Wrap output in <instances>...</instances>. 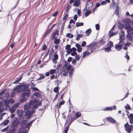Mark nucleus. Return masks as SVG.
<instances>
[{
	"label": "nucleus",
	"instance_id": "obj_41",
	"mask_svg": "<svg viewBox=\"0 0 133 133\" xmlns=\"http://www.w3.org/2000/svg\"><path fill=\"white\" fill-rule=\"evenodd\" d=\"M9 126H7L6 128L2 129L1 130V131L2 132H4L7 131L8 130L9 128Z\"/></svg>",
	"mask_w": 133,
	"mask_h": 133
},
{
	"label": "nucleus",
	"instance_id": "obj_16",
	"mask_svg": "<svg viewBox=\"0 0 133 133\" xmlns=\"http://www.w3.org/2000/svg\"><path fill=\"white\" fill-rule=\"evenodd\" d=\"M65 103V101L63 100H62L61 102L59 103V104H57L56 105V107L57 108H58V109L60 108L61 107V105H63Z\"/></svg>",
	"mask_w": 133,
	"mask_h": 133
},
{
	"label": "nucleus",
	"instance_id": "obj_37",
	"mask_svg": "<svg viewBox=\"0 0 133 133\" xmlns=\"http://www.w3.org/2000/svg\"><path fill=\"white\" fill-rule=\"evenodd\" d=\"M112 109V107H107L105 108L103 110L104 111L111 110Z\"/></svg>",
	"mask_w": 133,
	"mask_h": 133
},
{
	"label": "nucleus",
	"instance_id": "obj_5",
	"mask_svg": "<svg viewBox=\"0 0 133 133\" xmlns=\"http://www.w3.org/2000/svg\"><path fill=\"white\" fill-rule=\"evenodd\" d=\"M96 45L97 43L96 42H93L87 46V47L88 48L87 49L88 50L90 49L91 50L92 49L96 46Z\"/></svg>",
	"mask_w": 133,
	"mask_h": 133
},
{
	"label": "nucleus",
	"instance_id": "obj_6",
	"mask_svg": "<svg viewBox=\"0 0 133 133\" xmlns=\"http://www.w3.org/2000/svg\"><path fill=\"white\" fill-rule=\"evenodd\" d=\"M133 125H130L129 126H127V127H125V130L126 131L128 132V133H130L132 130Z\"/></svg>",
	"mask_w": 133,
	"mask_h": 133
},
{
	"label": "nucleus",
	"instance_id": "obj_51",
	"mask_svg": "<svg viewBox=\"0 0 133 133\" xmlns=\"http://www.w3.org/2000/svg\"><path fill=\"white\" fill-rule=\"evenodd\" d=\"M72 51V50H71V49L70 48L69 49L67 50L66 52L68 54H70L71 52Z\"/></svg>",
	"mask_w": 133,
	"mask_h": 133
},
{
	"label": "nucleus",
	"instance_id": "obj_62",
	"mask_svg": "<svg viewBox=\"0 0 133 133\" xmlns=\"http://www.w3.org/2000/svg\"><path fill=\"white\" fill-rule=\"evenodd\" d=\"M72 63L74 64L73 65L76 64V60L75 59H74L72 61Z\"/></svg>",
	"mask_w": 133,
	"mask_h": 133
},
{
	"label": "nucleus",
	"instance_id": "obj_14",
	"mask_svg": "<svg viewBox=\"0 0 133 133\" xmlns=\"http://www.w3.org/2000/svg\"><path fill=\"white\" fill-rule=\"evenodd\" d=\"M107 119L108 121L114 123H116V122L115 120L111 117H108L107 118Z\"/></svg>",
	"mask_w": 133,
	"mask_h": 133
},
{
	"label": "nucleus",
	"instance_id": "obj_38",
	"mask_svg": "<svg viewBox=\"0 0 133 133\" xmlns=\"http://www.w3.org/2000/svg\"><path fill=\"white\" fill-rule=\"evenodd\" d=\"M118 24H119L118 25V27L119 29H122L124 27V26L123 24L122 23H118Z\"/></svg>",
	"mask_w": 133,
	"mask_h": 133
},
{
	"label": "nucleus",
	"instance_id": "obj_30",
	"mask_svg": "<svg viewBox=\"0 0 133 133\" xmlns=\"http://www.w3.org/2000/svg\"><path fill=\"white\" fill-rule=\"evenodd\" d=\"M20 104V103H17L14 104L11 107H13V109L15 110L17 108Z\"/></svg>",
	"mask_w": 133,
	"mask_h": 133
},
{
	"label": "nucleus",
	"instance_id": "obj_61",
	"mask_svg": "<svg viewBox=\"0 0 133 133\" xmlns=\"http://www.w3.org/2000/svg\"><path fill=\"white\" fill-rule=\"evenodd\" d=\"M100 43H102V45H103L105 44V41H103V39H102L100 41Z\"/></svg>",
	"mask_w": 133,
	"mask_h": 133
},
{
	"label": "nucleus",
	"instance_id": "obj_9",
	"mask_svg": "<svg viewBox=\"0 0 133 133\" xmlns=\"http://www.w3.org/2000/svg\"><path fill=\"white\" fill-rule=\"evenodd\" d=\"M87 5L88 6V9L90 10L93 6V3L92 2H90L89 1H88L87 3L86 6H87Z\"/></svg>",
	"mask_w": 133,
	"mask_h": 133
},
{
	"label": "nucleus",
	"instance_id": "obj_63",
	"mask_svg": "<svg viewBox=\"0 0 133 133\" xmlns=\"http://www.w3.org/2000/svg\"><path fill=\"white\" fill-rule=\"evenodd\" d=\"M71 45L69 44L65 46V49L66 50H68L70 48Z\"/></svg>",
	"mask_w": 133,
	"mask_h": 133
},
{
	"label": "nucleus",
	"instance_id": "obj_26",
	"mask_svg": "<svg viewBox=\"0 0 133 133\" xmlns=\"http://www.w3.org/2000/svg\"><path fill=\"white\" fill-rule=\"evenodd\" d=\"M119 11V7H116V9L115 10V13L116 15L118 16V14Z\"/></svg>",
	"mask_w": 133,
	"mask_h": 133
},
{
	"label": "nucleus",
	"instance_id": "obj_34",
	"mask_svg": "<svg viewBox=\"0 0 133 133\" xmlns=\"http://www.w3.org/2000/svg\"><path fill=\"white\" fill-rule=\"evenodd\" d=\"M91 32V30L90 28L87 29L85 32V33H87V35L89 36Z\"/></svg>",
	"mask_w": 133,
	"mask_h": 133
},
{
	"label": "nucleus",
	"instance_id": "obj_22",
	"mask_svg": "<svg viewBox=\"0 0 133 133\" xmlns=\"http://www.w3.org/2000/svg\"><path fill=\"white\" fill-rule=\"evenodd\" d=\"M90 54V53L88 51H85L83 53V58H84L86 56L89 55Z\"/></svg>",
	"mask_w": 133,
	"mask_h": 133
},
{
	"label": "nucleus",
	"instance_id": "obj_18",
	"mask_svg": "<svg viewBox=\"0 0 133 133\" xmlns=\"http://www.w3.org/2000/svg\"><path fill=\"white\" fill-rule=\"evenodd\" d=\"M80 0H76L73 4V5L76 7L78 6L79 4Z\"/></svg>",
	"mask_w": 133,
	"mask_h": 133
},
{
	"label": "nucleus",
	"instance_id": "obj_32",
	"mask_svg": "<svg viewBox=\"0 0 133 133\" xmlns=\"http://www.w3.org/2000/svg\"><path fill=\"white\" fill-rule=\"evenodd\" d=\"M15 129L14 128L10 130H8L6 133H15Z\"/></svg>",
	"mask_w": 133,
	"mask_h": 133
},
{
	"label": "nucleus",
	"instance_id": "obj_56",
	"mask_svg": "<svg viewBox=\"0 0 133 133\" xmlns=\"http://www.w3.org/2000/svg\"><path fill=\"white\" fill-rule=\"evenodd\" d=\"M95 27L96 30H98L99 29V25L98 24H96Z\"/></svg>",
	"mask_w": 133,
	"mask_h": 133
},
{
	"label": "nucleus",
	"instance_id": "obj_46",
	"mask_svg": "<svg viewBox=\"0 0 133 133\" xmlns=\"http://www.w3.org/2000/svg\"><path fill=\"white\" fill-rule=\"evenodd\" d=\"M131 25L129 24H127L125 25V28L127 30H128L131 27Z\"/></svg>",
	"mask_w": 133,
	"mask_h": 133
},
{
	"label": "nucleus",
	"instance_id": "obj_64",
	"mask_svg": "<svg viewBox=\"0 0 133 133\" xmlns=\"http://www.w3.org/2000/svg\"><path fill=\"white\" fill-rule=\"evenodd\" d=\"M69 127H66L64 130V133H67L69 129Z\"/></svg>",
	"mask_w": 133,
	"mask_h": 133
},
{
	"label": "nucleus",
	"instance_id": "obj_52",
	"mask_svg": "<svg viewBox=\"0 0 133 133\" xmlns=\"http://www.w3.org/2000/svg\"><path fill=\"white\" fill-rule=\"evenodd\" d=\"M10 111L11 113H14L15 111V110L13 109V107H11L10 109Z\"/></svg>",
	"mask_w": 133,
	"mask_h": 133
},
{
	"label": "nucleus",
	"instance_id": "obj_48",
	"mask_svg": "<svg viewBox=\"0 0 133 133\" xmlns=\"http://www.w3.org/2000/svg\"><path fill=\"white\" fill-rule=\"evenodd\" d=\"M105 51H107L108 52H109L111 50V48L109 47H108L104 48Z\"/></svg>",
	"mask_w": 133,
	"mask_h": 133
},
{
	"label": "nucleus",
	"instance_id": "obj_36",
	"mask_svg": "<svg viewBox=\"0 0 133 133\" xmlns=\"http://www.w3.org/2000/svg\"><path fill=\"white\" fill-rule=\"evenodd\" d=\"M66 37L70 38H72L73 37V35L70 33L67 34L66 35Z\"/></svg>",
	"mask_w": 133,
	"mask_h": 133
},
{
	"label": "nucleus",
	"instance_id": "obj_4",
	"mask_svg": "<svg viewBox=\"0 0 133 133\" xmlns=\"http://www.w3.org/2000/svg\"><path fill=\"white\" fill-rule=\"evenodd\" d=\"M26 92H24L21 95V97H25L26 96L27 97H29L30 96V90H28L27 91H25Z\"/></svg>",
	"mask_w": 133,
	"mask_h": 133
},
{
	"label": "nucleus",
	"instance_id": "obj_44",
	"mask_svg": "<svg viewBox=\"0 0 133 133\" xmlns=\"http://www.w3.org/2000/svg\"><path fill=\"white\" fill-rule=\"evenodd\" d=\"M51 30L50 29L47 30V31L45 32L44 37H45L47 35L49 34Z\"/></svg>",
	"mask_w": 133,
	"mask_h": 133
},
{
	"label": "nucleus",
	"instance_id": "obj_28",
	"mask_svg": "<svg viewBox=\"0 0 133 133\" xmlns=\"http://www.w3.org/2000/svg\"><path fill=\"white\" fill-rule=\"evenodd\" d=\"M83 37V35L82 34H78L77 36V37L76 38V39L78 41L80 38H82Z\"/></svg>",
	"mask_w": 133,
	"mask_h": 133
},
{
	"label": "nucleus",
	"instance_id": "obj_11",
	"mask_svg": "<svg viewBox=\"0 0 133 133\" xmlns=\"http://www.w3.org/2000/svg\"><path fill=\"white\" fill-rule=\"evenodd\" d=\"M59 31L57 30V29L53 33L52 35L51 36V39L52 40L54 39L55 38V36L56 35H58L59 34Z\"/></svg>",
	"mask_w": 133,
	"mask_h": 133
},
{
	"label": "nucleus",
	"instance_id": "obj_27",
	"mask_svg": "<svg viewBox=\"0 0 133 133\" xmlns=\"http://www.w3.org/2000/svg\"><path fill=\"white\" fill-rule=\"evenodd\" d=\"M54 58L52 59L53 62H54V61L55 60H57L58 59V56L56 54H55L54 56Z\"/></svg>",
	"mask_w": 133,
	"mask_h": 133
},
{
	"label": "nucleus",
	"instance_id": "obj_42",
	"mask_svg": "<svg viewBox=\"0 0 133 133\" xmlns=\"http://www.w3.org/2000/svg\"><path fill=\"white\" fill-rule=\"evenodd\" d=\"M22 77H21L19 78L18 79H17V80H16L15 81L13 82L12 83L14 84H17L22 79Z\"/></svg>",
	"mask_w": 133,
	"mask_h": 133
},
{
	"label": "nucleus",
	"instance_id": "obj_57",
	"mask_svg": "<svg viewBox=\"0 0 133 133\" xmlns=\"http://www.w3.org/2000/svg\"><path fill=\"white\" fill-rule=\"evenodd\" d=\"M71 65H69L66 68V70L67 71H69L71 69Z\"/></svg>",
	"mask_w": 133,
	"mask_h": 133
},
{
	"label": "nucleus",
	"instance_id": "obj_1",
	"mask_svg": "<svg viewBox=\"0 0 133 133\" xmlns=\"http://www.w3.org/2000/svg\"><path fill=\"white\" fill-rule=\"evenodd\" d=\"M38 102V101L37 100L33 101L31 100L30 101V103L32 104L33 108L36 109L37 108L38 106H40L42 105L41 102H38L37 104L36 103H37Z\"/></svg>",
	"mask_w": 133,
	"mask_h": 133
},
{
	"label": "nucleus",
	"instance_id": "obj_43",
	"mask_svg": "<svg viewBox=\"0 0 133 133\" xmlns=\"http://www.w3.org/2000/svg\"><path fill=\"white\" fill-rule=\"evenodd\" d=\"M17 92L16 90L14 91V89L13 91L11 93V97H13L15 94V93Z\"/></svg>",
	"mask_w": 133,
	"mask_h": 133
},
{
	"label": "nucleus",
	"instance_id": "obj_58",
	"mask_svg": "<svg viewBox=\"0 0 133 133\" xmlns=\"http://www.w3.org/2000/svg\"><path fill=\"white\" fill-rule=\"evenodd\" d=\"M73 70H74V69L72 68L71 69L70 72H69V76H71L72 74V72L73 71Z\"/></svg>",
	"mask_w": 133,
	"mask_h": 133
},
{
	"label": "nucleus",
	"instance_id": "obj_29",
	"mask_svg": "<svg viewBox=\"0 0 133 133\" xmlns=\"http://www.w3.org/2000/svg\"><path fill=\"white\" fill-rule=\"evenodd\" d=\"M71 8V6L69 5V4H68L66 9V11L65 12V14H67L68 11Z\"/></svg>",
	"mask_w": 133,
	"mask_h": 133
},
{
	"label": "nucleus",
	"instance_id": "obj_10",
	"mask_svg": "<svg viewBox=\"0 0 133 133\" xmlns=\"http://www.w3.org/2000/svg\"><path fill=\"white\" fill-rule=\"evenodd\" d=\"M22 89H21V91L23 92H25L27 91L28 90H30L28 88V87L25 84H22Z\"/></svg>",
	"mask_w": 133,
	"mask_h": 133
},
{
	"label": "nucleus",
	"instance_id": "obj_50",
	"mask_svg": "<svg viewBox=\"0 0 133 133\" xmlns=\"http://www.w3.org/2000/svg\"><path fill=\"white\" fill-rule=\"evenodd\" d=\"M81 115V113L80 112H77L76 114V115H75L76 116V119L77 118L79 117Z\"/></svg>",
	"mask_w": 133,
	"mask_h": 133
},
{
	"label": "nucleus",
	"instance_id": "obj_53",
	"mask_svg": "<svg viewBox=\"0 0 133 133\" xmlns=\"http://www.w3.org/2000/svg\"><path fill=\"white\" fill-rule=\"evenodd\" d=\"M75 58L76 59L77 61H79L80 59V58L79 56V55H76L75 56Z\"/></svg>",
	"mask_w": 133,
	"mask_h": 133
},
{
	"label": "nucleus",
	"instance_id": "obj_39",
	"mask_svg": "<svg viewBox=\"0 0 133 133\" xmlns=\"http://www.w3.org/2000/svg\"><path fill=\"white\" fill-rule=\"evenodd\" d=\"M9 122V120L7 119L5 120L2 123L4 125H6L8 124Z\"/></svg>",
	"mask_w": 133,
	"mask_h": 133
},
{
	"label": "nucleus",
	"instance_id": "obj_47",
	"mask_svg": "<svg viewBox=\"0 0 133 133\" xmlns=\"http://www.w3.org/2000/svg\"><path fill=\"white\" fill-rule=\"evenodd\" d=\"M91 12V11L90 10H89L88 11H86L85 12L84 14L85 16L86 17L87 16H88L90 14Z\"/></svg>",
	"mask_w": 133,
	"mask_h": 133
},
{
	"label": "nucleus",
	"instance_id": "obj_33",
	"mask_svg": "<svg viewBox=\"0 0 133 133\" xmlns=\"http://www.w3.org/2000/svg\"><path fill=\"white\" fill-rule=\"evenodd\" d=\"M34 95L36 97L40 98L41 95L39 92H35L34 93Z\"/></svg>",
	"mask_w": 133,
	"mask_h": 133
},
{
	"label": "nucleus",
	"instance_id": "obj_21",
	"mask_svg": "<svg viewBox=\"0 0 133 133\" xmlns=\"http://www.w3.org/2000/svg\"><path fill=\"white\" fill-rule=\"evenodd\" d=\"M110 31L109 32V37L110 38L111 37H112L114 35H117V32H110Z\"/></svg>",
	"mask_w": 133,
	"mask_h": 133
},
{
	"label": "nucleus",
	"instance_id": "obj_24",
	"mask_svg": "<svg viewBox=\"0 0 133 133\" xmlns=\"http://www.w3.org/2000/svg\"><path fill=\"white\" fill-rule=\"evenodd\" d=\"M130 44V43H127L124 44V46L123 48L124 49L126 50L127 49V46H129Z\"/></svg>",
	"mask_w": 133,
	"mask_h": 133
},
{
	"label": "nucleus",
	"instance_id": "obj_12",
	"mask_svg": "<svg viewBox=\"0 0 133 133\" xmlns=\"http://www.w3.org/2000/svg\"><path fill=\"white\" fill-rule=\"evenodd\" d=\"M21 88H22V85H18L14 89V91L16 90L18 93H19L21 92V89H20Z\"/></svg>",
	"mask_w": 133,
	"mask_h": 133
},
{
	"label": "nucleus",
	"instance_id": "obj_20",
	"mask_svg": "<svg viewBox=\"0 0 133 133\" xmlns=\"http://www.w3.org/2000/svg\"><path fill=\"white\" fill-rule=\"evenodd\" d=\"M127 37L128 40L131 41L132 40L133 37L132 36L131 34H128L127 35Z\"/></svg>",
	"mask_w": 133,
	"mask_h": 133
},
{
	"label": "nucleus",
	"instance_id": "obj_2",
	"mask_svg": "<svg viewBox=\"0 0 133 133\" xmlns=\"http://www.w3.org/2000/svg\"><path fill=\"white\" fill-rule=\"evenodd\" d=\"M35 111V110L33 109H32L31 111L29 110H26V111H24L25 113V116L28 117V119H29L32 116V114Z\"/></svg>",
	"mask_w": 133,
	"mask_h": 133
},
{
	"label": "nucleus",
	"instance_id": "obj_3",
	"mask_svg": "<svg viewBox=\"0 0 133 133\" xmlns=\"http://www.w3.org/2000/svg\"><path fill=\"white\" fill-rule=\"evenodd\" d=\"M30 108H32V109H34L33 108V106L32 105V104L30 103V101L29 104H26L25 105L24 107V111L26 110H30Z\"/></svg>",
	"mask_w": 133,
	"mask_h": 133
},
{
	"label": "nucleus",
	"instance_id": "obj_17",
	"mask_svg": "<svg viewBox=\"0 0 133 133\" xmlns=\"http://www.w3.org/2000/svg\"><path fill=\"white\" fill-rule=\"evenodd\" d=\"M6 90L4 89L3 90L0 92V99H2L3 98V94L4 93Z\"/></svg>",
	"mask_w": 133,
	"mask_h": 133
},
{
	"label": "nucleus",
	"instance_id": "obj_8",
	"mask_svg": "<svg viewBox=\"0 0 133 133\" xmlns=\"http://www.w3.org/2000/svg\"><path fill=\"white\" fill-rule=\"evenodd\" d=\"M18 124V122L17 121V119L14 120L12 122L11 125V127L12 128H14L17 126Z\"/></svg>",
	"mask_w": 133,
	"mask_h": 133
},
{
	"label": "nucleus",
	"instance_id": "obj_60",
	"mask_svg": "<svg viewBox=\"0 0 133 133\" xmlns=\"http://www.w3.org/2000/svg\"><path fill=\"white\" fill-rule=\"evenodd\" d=\"M9 96V94L8 92H6L5 93L4 97L6 98H8Z\"/></svg>",
	"mask_w": 133,
	"mask_h": 133
},
{
	"label": "nucleus",
	"instance_id": "obj_40",
	"mask_svg": "<svg viewBox=\"0 0 133 133\" xmlns=\"http://www.w3.org/2000/svg\"><path fill=\"white\" fill-rule=\"evenodd\" d=\"M59 88L58 87H56L54 89V91L56 93H59L58 92Z\"/></svg>",
	"mask_w": 133,
	"mask_h": 133
},
{
	"label": "nucleus",
	"instance_id": "obj_13",
	"mask_svg": "<svg viewBox=\"0 0 133 133\" xmlns=\"http://www.w3.org/2000/svg\"><path fill=\"white\" fill-rule=\"evenodd\" d=\"M69 121L72 122L74 120L76 119V118L74 116H72L70 115L68 117Z\"/></svg>",
	"mask_w": 133,
	"mask_h": 133
},
{
	"label": "nucleus",
	"instance_id": "obj_31",
	"mask_svg": "<svg viewBox=\"0 0 133 133\" xmlns=\"http://www.w3.org/2000/svg\"><path fill=\"white\" fill-rule=\"evenodd\" d=\"M108 45L110 48H112L114 46V45L113 44V43L111 41H110L109 43L108 44Z\"/></svg>",
	"mask_w": 133,
	"mask_h": 133
},
{
	"label": "nucleus",
	"instance_id": "obj_45",
	"mask_svg": "<svg viewBox=\"0 0 133 133\" xmlns=\"http://www.w3.org/2000/svg\"><path fill=\"white\" fill-rule=\"evenodd\" d=\"M2 103L0 101V113L3 111L4 109L2 106Z\"/></svg>",
	"mask_w": 133,
	"mask_h": 133
},
{
	"label": "nucleus",
	"instance_id": "obj_19",
	"mask_svg": "<svg viewBox=\"0 0 133 133\" xmlns=\"http://www.w3.org/2000/svg\"><path fill=\"white\" fill-rule=\"evenodd\" d=\"M4 103L6 107H9V106L8 105L9 104V102L8 100L7 99L5 100L4 101Z\"/></svg>",
	"mask_w": 133,
	"mask_h": 133
},
{
	"label": "nucleus",
	"instance_id": "obj_15",
	"mask_svg": "<svg viewBox=\"0 0 133 133\" xmlns=\"http://www.w3.org/2000/svg\"><path fill=\"white\" fill-rule=\"evenodd\" d=\"M75 46L77 49V51L78 52H81L82 49V48L81 47V45L79 44H76Z\"/></svg>",
	"mask_w": 133,
	"mask_h": 133
},
{
	"label": "nucleus",
	"instance_id": "obj_59",
	"mask_svg": "<svg viewBox=\"0 0 133 133\" xmlns=\"http://www.w3.org/2000/svg\"><path fill=\"white\" fill-rule=\"evenodd\" d=\"M26 122V120H23L20 122V124L22 125L24 124Z\"/></svg>",
	"mask_w": 133,
	"mask_h": 133
},
{
	"label": "nucleus",
	"instance_id": "obj_25",
	"mask_svg": "<svg viewBox=\"0 0 133 133\" xmlns=\"http://www.w3.org/2000/svg\"><path fill=\"white\" fill-rule=\"evenodd\" d=\"M119 39L120 40V41L119 42V43H121L124 44V42H123V40H124V37H123V36H119Z\"/></svg>",
	"mask_w": 133,
	"mask_h": 133
},
{
	"label": "nucleus",
	"instance_id": "obj_7",
	"mask_svg": "<svg viewBox=\"0 0 133 133\" xmlns=\"http://www.w3.org/2000/svg\"><path fill=\"white\" fill-rule=\"evenodd\" d=\"M123 45V44L121 43H119V44H116L115 45V48L118 50H120Z\"/></svg>",
	"mask_w": 133,
	"mask_h": 133
},
{
	"label": "nucleus",
	"instance_id": "obj_49",
	"mask_svg": "<svg viewBox=\"0 0 133 133\" xmlns=\"http://www.w3.org/2000/svg\"><path fill=\"white\" fill-rule=\"evenodd\" d=\"M26 98L25 97H23V98L21 99L20 100V102H24L26 100Z\"/></svg>",
	"mask_w": 133,
	"mask_h": 133
},
{
	"label": "nucleus",
	"instance_id": "obj_23",
	"mask_svg": "<svg viewBox=\"0 0 133 133\" xmlns=\"http://www.w3.org/2000/svg\"><path fill=\"white\" fill-rule=\"evenodd\" d=\"M54 40L55 41L54 43L56 44H58L60 42V40L59 39H57V38L55 37L54 38Z\"/></svg>",
	"mask_w": 133,
	"mask_h": 133
},
{
	"label": "nucleus",
	"instance_id": "obj_55",
	"mask_svg": "<svg viewBox=\"0 0 133 133\" xmlns=\"http://www.w3.org/2000/svg\"><path fill=\"white\" fill-rule=\"evenodd\" d=\"M47 48V46L46 44H44L42 48V50H46Z\"/></svg>",
	"mask_w": 133,
	"mask_h": 133
},
{
	"label": "nucleus",
	"instance_id": "obj_35",
	"mask_svg": "<svg viewBox=\"0 0 133 133\" xmlns=\"http://www.w3.org/2000/svg\"><path fill=\"white\" fill-rule=\"evenodd\" d=\"M84 25V23L82 22L76 23V26L77 27H79L80 26H83Z\"/></svg>",
	"mask_w": 133,
	"mask_h": 133
},
{
	"label": "nucleus",
	"instance_id": "obj_54",
	"mask_svg": "<svg viewBox=\"0 0 133 133\" xmlns=\"http://www.w3.org/2000/svg\"><path fill=\"white\" fill-rule=\"evenodd\" d=\"M125 109L128 110H130L131 109V108L130 107V106L128 104H127V105L125 106Z\"/></svg>",
	"mask_w": 133,
	"mask_h": 133
}]
</instances>
